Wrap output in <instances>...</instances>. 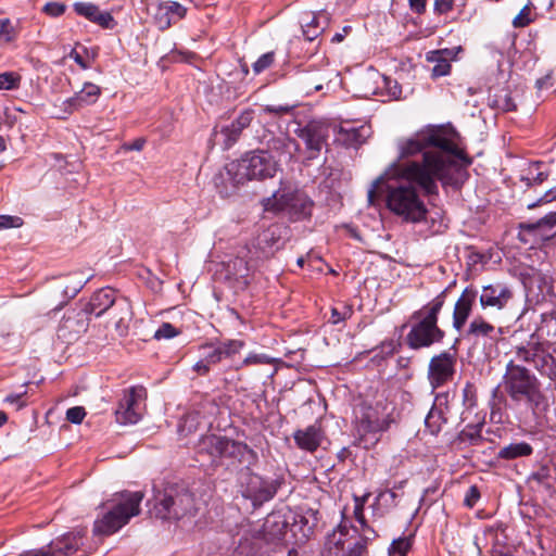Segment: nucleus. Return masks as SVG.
Wrapping results in <instances>:
<instances>
[{
    "label": "nucleus",
    "instance_id": "nucleus-42",
    "mask_svg": "<svg viewBox=\"0 0 556 556\" xmlns=\"http://www.w3.org/2000/svg\"><path fill=\"white\" fill-rule=\"evenodd\" d=\"M295 105L292 104H266L261 109V114L264 115H274V116H283L293 112Z\"/></svg>",
    "mask_w": 556,
    "mask_h": 556
},
{
    "label": "nucleus",
    "instance_id": "nucleus-47",
    "mask_svg": "<svg viewBox=\"0 0 556 556\" xmlns=\"http://www.w3.org/2000/svg\"><path fill=\"white\" fill-rule=\"evenodd\" d=\"M353 314L352 306L346 304H341L340 306H334L331 308V317L330 321L332 324H339L348 318H350Z\"/></svg>",
    "mask_w": 556,
    "mask_h": 556
},
{
    "label": "nucleus",
    "instance_id": "nucleus-17",
    "mask_svg": "<svg viewBox=\"0 0 556 556\" xmlns=\"http://www.w3.org/2000/svg\"><path fill=\"white\" fill-rule=\"evenodd\" d=\"M231 459L233 463L244 465V468L255 465L258 460L257 453L247 443L236 441L228 437L223 438L220 454L218 459Z\"/></svg>",
    "mask_w": 556,
    "mask_h": 556
},
{
    "label": "nucleus",
    "instance_id": "nucleus-60",
    "mask_svg": "<svg viewBox=\"0 0 556 556\" xmlns=\"http://www.w3.org/2000/svg\"><path fill=\"white\" fill-rule=\"evenodd\" d=\"M549 478H551V469L548 466H541L536 471H534L531 475V479L541 484L547 483Z\"/></svg>",
    "mask_w": 556,
    "mask_h": 556
},
{
    "label": "nucleus",
    "instance_id": "nucleus-13",
    "mask_svg": "<svg viewBox=\"0 0 556 556\" xmlns=\"http://www.w3.org/2000/svg\"><path fill=\"white\" fill-rule=\"evenodd\" d=\"M262 148L261 152L270 156L276 162L290 161L293 156V152L298 150V142L290 138L287 134L280 132L275 135L271 131H264L260 140Z\"/></svg>",
    "mask_w": 556,
    "mask_h": 556
},
{
    "label": "nucleus",
    "instance_id": "nucleus-7",
    "mask_svg": "<svg viewBox=\"0 0 556 556\" xmlns=\"http://www.w3.org/2000/svg\"><path fill=\"white\" fill-rule=\"evenodd\" d=\"M226 174L233 186L242 185L251 179H265L273 177L277 170L276 162L261 152V149L248 153L238 162L225 166Z\"/></svg>",
    "mask_w": 556,
    "mask_h": 556
},
{
    "label": "nucleus",
    "instance_id": "nucleus-52",
    "mask_svg": "<svg viewBox=\"0 0 556 556\" xmlns=\"http://www.w3.org/2000/svg\"><path fill=\"white\" fill-rule=\"evenodd\" d=\"M220 132L225 137L224 144L226 148H230L231 146H233L242 134L231 124L223 127Z\"/></svg>",
    "mask_w": 556,
    "mask_h": 556
},
{
    "label": "nucleus",
    "instance_id": "nucleus-45",
    "mask_svg": "<svg viewBox=\"0 0 556 556\" xmlns=\"http://www.w3.org/2000/svg\"><path fill=\"white\" fill-rule=\"evenodd\" d=\"M275 52L269 51L262 54L252 65L255 75H258L269 68L275 62Z\"/></svg>",
    "mask_w": 556,
    "mask_h": 556
},
{
    "label": "nucleus",
    "instance_id": "nucleus-3",
    "mask_svg": "<svg viewBox=\"0 0 556 556\" xmlns=\"http://www.w3.org/2000/svg\"><path fill=\"white\" fill-rule=\"evenodd\" d=\"M447 288L409 316L410 329L405 337L407 346L421 350L441 343L446 333L439 326V316L446 303Z\"/></svg>",
    "mask_w": 556,
    "mask_h": 556
},
{
    "label": "nucleus",
    "instance_id": "nucleus-9",
    "mask_svg": "<svg viewBox=\"0 0 556 556\" xmlns=\"http://www.w3.org/2000/svg\"><path fill=\"white\" fill-rule=\"evenodd\" d=\"M521 181L529 188H536L546 185V189L539 194L538 199L529 202L527 208L533 210L543 204L551 203L556 200V178L549 170L548 166L543 162H533L529 165L526 176H522Z\"/></svg>",
    "mask_w": 556,
    "mask_h": 556
},
{
    "label": "nucleus",
    "instance_id": "nucleus-36",
    "mask_svg": "<svg viewBox=\"0 0 556 556\" xmlns=\"http://www.w3.org/2000/svg\"><path fill=\"white\" fill-rule=\"evenodd\" d=\"M483 427L484 421H479L473 425H467L458 433V440L463 443H468L470 445H480L484 441L482 437Z\"/></svg>",
    "mask_w": 556,
    "mask_h": 556
},
{
    "label": "nucleus",
    "instance_id": "nucleus-35",
    "mask_svg": "<svg viewBox=\"0 0 556 556\" xmlns=\"http://www.w3.org/2000/svg\"><path fill=\"white\" fill-rule=\"evenodd\" d=\"M443 54H451L448 50H440V51H432L428 54L427 60L430 62H435V65L432 68L431 76L433 78L446 76L451 72V64L446 58L443 56Z\"/></svg>",
    "mask_w": 556,
    "mask_h": 556
},
{
    "label": "nucleus",
    "instance_id": "nucleus-58",
    "mask_svg": "<svg viewBox=\"0 0 556 556\" xmlns=\"http://www.w3.org/2000/svg\"><path fill=\"white\" fill-rule=\"evenodd\" d=\"M232 267L235 269V275L237 277L245 278L249 276L250 268H249L248 263L243 258L237 257L232 262Z\"/></svg>",
    "mask_w": 556,
    "mask_h": 556
},
{
    "label": "nucleus",
    "instance_id": "nucleus-59",
    "mask_svg": "<svg viewBox=\"0 0 556 556\" xmlns=\"http://www.w3.org/2000/svg\"><path fill=\"white\" fill-rule=\"evenodd\" d=\"M23 224L18 216L0 215V229L20 227Z\"/></svg>",
    "mask_w": 556,
    "mask_h": 556
},
{
    "label": "nucleus",
    "instance_id": "nucleus-40",
    "mask_svg": "<svg viewBox=\"0 0 556 556\" xmlns=\"http://www.w3.org/2000/svg\"><path fill=\"white\" fill-rule=\"evenodd\" d=\"M287 522L283 520H276V516L269 517L264 523V531L266 534H271L274 539H281L285 534Z\"/></svg>",
    "mask_w": 556,
    "mask_h": 556
},
{
    "label": "nucleus",
    "instance_id": "nucleus-38",
    "mask_svg": "<svg viewBox=\"0 0 556 556\" xmlns=\"http://www.w3.org/2000/svg\"><path fill=\"white\" fill-rule=\"evenodd\" d=\"M492 106L503 112H513L517 110V105L509 90L502 89L492 97Z\"/></svg>",
    "mask_w": 556,
    "mask_h": 556
},
{
    "label": "nucleus",
    "instance_id": "nucleus-31",
    "mask_svg": "<svg viewBox=\"0 0 556 556\" xmlns=\"http://www.w3.org/2000/svg\"><path fill=\"white\" fill-rule=\"evenodd\" d=\"M533 365L542 375L549 379L556 378V356L554 351H551V346H545L543 343L536 345Z\"/></svg>",
    "mask_w": 556,
    "mask_h": 556
},
{
    "label": "nucleus",
    "instance_id": "nucleus-20",
    "mask_svg": "<svg viewBox=\"0 0 556 556\" xmlns=\"http://www.w3.org/2000/svg\"><path fill=\"white\" fill-rule=\"evenodd\" d=\"M478 292L473 287H466L455 302L452 325L456 331H460L467 323L476 304Z\"/></svg>",
    "mask_w": 556,
    "mask_h": 556
},
{
    "label": "nucleus",
    "instance_id": "nucleus-62",
    "mask_svg": "<svg viewBox=\"0 0 556 556\" xmlns=\"http://www.w3.org/2000/svg\"><path fill=\"white\" fill-rule=\"evenodd\" d=\"M454 0H434L433 10L437 14H446L452 11Z\"/></svg>",
    "mask_w": 556,
    "mask_h": 556
},
{
    "label": "nucleus",
    "instance_id": "nucleus-15",
    "mask_svg": "<svg viewBox=\"0 0 556 556\" xmlns=\"http://www.w3.org/2000/svg\"><path fill=\"white\" fill-rule=\"evenodd\" d=\"M296 135L305 143L307 160L316 159L329 136V127L321 121H309L305 126L299 128Z\"/></svg>",
    "mask_w": 556,
    "mask_h": 556
},
{
    "label": "nucleus",
    "instance_id": "nucleus-48",
    "mask_svg": "<svg viewBox=\"0 0 556 556\" xmlns=\"http://www.w3.org/2000/svg\"><path fill=\"white\" fill-rule=\"evenodd\" d=\"M200 425V414L197 412L188 413L179 425L181 432L187 431L188 433L197 430Z\"/></svg>",
    "mask_w": 556,
    "mask_h": 556
},
{
    "label": "nucleus",
    "instance_id": "nucleus-21",
    "mask_svg": "<svg viewBox=\"0 0 556 556\" xmlns=\"http://www.w3.org/2000/svg\"><path fill=\"white\" fill-rule=\"evenodd\" d=\"M101 94V88L92 83H85L80 91L73 97L63 101V113L71 115L72 113L94 104Z\"/></svg>",
    "mask_w": 556,
    "mask_h": 556
},
{
    "label": "nucleus",
    "instance_id": "nucleus-25",
    "mask_svg": "<svg viewBox=\"0 0 556 556\" xmlns=\"http://www.w3.org/2000/svg\"><path fill=\"white\" fill-rule=\"evenodd\" d=\"M105 314L117 334L125 336L132 316L130 302L125 296H118Z\"/></svg>",
    "mask_w": 556,
    "mask_h": 556
},
{
    "label": "nucleus",
    "instance_id": "nucleus-27",
    "mask_svg": "<svg viewBox=\"0 0 556 556\" xmlns=\"http://www.w3.org/2000/svg\"><path fill=\"white\" fill-rule=\"evenodd\" d=\"M371 136V127L363 124L361 126L342 125L337 132V140L346 148L358 149Z\"/></svg>",
    "mask_w": 556,
    "mask_h": 556
},
{
    "label": "nucleus",
    "instance_id": "nucleus-16",
    "mask_svg": "<svg viewBox=\"0 0 556 556\" xmlns=\"http://www.w3.org/2000/svg\"><path fill=\"white\" fill-rule=\"evenodd\" d=\"M519 237L523 242L526 236L536 240L549 241L556 239V212H549L535 222H522L518 225Z\"/></svg>",
    "mask_w": 556,
    "mask_h": 556
},
{
    "label": "nucleus",
    "instance_id": "nucleus-1",
    "mask_svg": "<svg viewBox=\"0 0 556 556\" xmlns=\"http://www.w3.org/2000/svg\"><path fill=\"white\" fill-rule=\"evenodd\" d=\"M399 160L421 154V161L394 163L388 172L415 182L425 195H438V181L443 186L460 188L471 164L464 151L440 128H428L397 142Z\"/></svg>",
    "mask_w": 556,
    "mask_h": 556
},
{
    "label": "nucleus",
    "instance_id": "nucleus-51",
    "mask_svg": "<svg viewBox=\"0 0 556 556\" xmlns=\"http://www.w3.org/2000/svg\"><path fill=\"white\" fill-rule=\"evenodd\" d=\"M163 5H164V9L166 10V12H168V14L176 21L181 20L186 16L187 9L184 5H181L179 2L167 1V2H163Z\"/></svg>",
    "mask_w": 556,
    "mask_h": 556
},
{
    "label": "nucleus",
    "instance_id": "nucleus-53",
    "mask_svg": "<svg viewBox=\"0 0 556 556\" xmlns=\"http://www.w3.org/2000/svg\"><path fill=\"white\" fill-rule=\"evenodd\" d=\"M180 331L169 323H163L160 328L155 331V339H172L179 334Z\"/></svg>",
    "mask_w": 556,
    "mask_h": 556
},
{
    "label": "nucleus",
    "instance_id": "nucleus-19",
    "mask_svg": "<svg viewBox=\"0 0 556 556\" xmlns=\"http://www.w3.org/2000/svg\"><path fill=\"white\" fill-rule=\"evenodd\" d=\"M243 346L244 342L241 340H226L218 341L216 343H205L200 345L199 349L207 362H210L212 365H215L226 358L233 356Z\"/></svg>",
    "mask_w": 556,
    "mask_h": 556
},
{
    "label": "nucleus",
    "instance_id": "nucleus-44",
    "mask_svg": "<svg viewBox=\"0 0 556 556\" xmlns=\"http://www.w3.org/2000/svg\"><path fill=\"white\" fill-rule=\"evenodd\" d=\"M21 76L14 72L0 74V90H14L20 87Z\"/></svg>",
    "mask_w": 556,
    "mask_h": 556
},
{
    "label": "nucleus",
    "instance_id": "nucleus-37",
    "mask_svg": "<svg viewBox=\"0 0 556 556\" xmlns=\"http://www.w3.org/2000/svg\"><path fill=\"white\" fill-rule=\"evenodd\" d=\"M541 342L536 341L535 334H531L530 340L526 345H517L514 348V352L516 355V361L531 363L533 364L535 355H536V345H540Z\"/></svg>",
    "mask_w": 556,
    "mask_h": 556
},
{
    "label": "nucleus",
    "instance_id": "nucleus-50",
    "mask_svg": "<svg viewBox=\"0 0 556 556\" xmlns=\"http://www.w3.org/2000/svg\"><path fill=\"white\" fill-rule=\"evenodd\" d=\"M155 21L161 30H165L172 26L173 23L176 22L175 18H173L168 12L164 9L163 3H161L157 8V11L155 13Z\"/></svg>",
    "mask_w": 556,
    "mask_h": 556
},
{
    "label": "nucleus",
    "instance_id": "nucleus-56",
    "mask_svg": "<svg viewBox=\"0 0 556 556\" xmlns=\"http://www.w3.org/2000/svg\"><path fill=\"white\" fill-rule=\"evenodd\" d=\"M480 490L477 485L469 486L464 498V505L472 508L480 500Z\"/></svg>",
    "mask_w": 556,
    "mask_h": 556
},
{
    "label": "nucleus",
    "instance_id": "nucleus-12",
    "mask_svg": "<svg viewBox=\"0 0 556 556\" xmlns=\"http://www.w3.org/2000/svg\"><path fill=\"white\" fill-rule=\"evenodd\" d=\"M147 397L142 386H134L124 390L123 397L115 410L116 421L121 425H132L141 418L140 403Z\"/></svg>",
    "mask_w": 556,
    "mask_h": 556
},
{
    "label": "nucleus",
    "instance_id": "nucleus-41",
    "mask_svg": "<svg viewBox=\"0 0 556 556\" xmlns=\"http://www.w3.org/2000/svg\"><path fill=\"white\" fill-rule=\"evenodd\" d=\"M17 37V30L10 18H0V45L10 43Z\"/></svg>",
    "mask_w": 556,
    "mask_h": 556
},
{
    "label": "nucleus",
    "instance_id": "nucleus-22",
    "mask_svg": "<svg viewBox=\"0 0 556 556\" xmlns=\"http://www.w3.org/2000/svg\"><path fill=\"white\" fill-rule=\"evenodd\" d=\"M313 201L302 192H293L281 195L279 200V210L288 211L296 219L305 218L311 215Z\"/></svg>",
    "mask_w": 556,
    "mask_h": 556
},
{
    "label": "nucleus",
    "instance_id": "nucleus-63",
    "mask_svg": "<svg viewBox=\"0 0 556 556\" xmlns=\"http://www.w3.org/2000/svg\"><path fill=\"white\" fill-rule=\"evenodd\" d=\"M87 281L88 278L80 277L73 286L64 287V294L70 298L75 296L81 290V288L85 286Z\"/></svg>",
    "mask_w": 556,
    "mask_h": 556
},
{
    "label": "nucleus",
    "instance_id": "nucleus-57",
    "mask_svg": "<svg viewBox=\"0 0 556 556\" xmlns=\"http://www.w3.org/2000/svg\"><path fill=\"white\" fill-rule=\"evenodd\" d=\"M368 495L364 497H355V507H354V516L355 519L361 523V526H366V520L364 516V504Z\"/></svg>",
    "mask_w": 556,
    "mask_h": 556
},
{
    "label": "nucleus",
    "instance_id": "nucleus-46",
    "mask_svg": "<svg viewBox=\"0 0 556 556\" xmlns=\"http://www.w3.org/2000/svg\"><path fill=\"white\" fill-rule=\"evenodd\" d=\"M463 405L467 408H472L477 405V389L475 384L467 381L462 391Z\"/></svg>",
    "mask_w": 556,
    "mask_h": 556
},
{
    "label": "nucleus",
    "instance_id": "nucleus-28",
    "mask_svg": "<svg viewBox=\"0 0 556 556\" xmlns=\"http://www.w3.org/2000/svg\"><path fill=\"white\" fill-rule=\"evenodd\" d=\"M296 90L309 96L323 89L325 78L317 71L296 70L291 76Z\"/></svg>",
    "mask_w": 556,
    "mask_h": 556
},
{
    "label": "nucleus",
    "instance_id": "nucleus-18",
    "mask_svg": "<svg viewBox=\"0 0 556 556\" xmlns=\"http://www.w3.org/2000/svg\"><path fill=\"white\" fill-rule=\"evenodd\" d=\"M511 288L503 282H494L483 286L479 295V303L482 309H504L513 300Z\"/></svg>",
    "mask_w": 556,
    "mask_h": 556
},
{
    "label": "nucleus",
    "instance_id": "nucleus-32",
    "mask_svg": "<svg viewBox=\"0 0 556 556\" xmlns=\"http://www.w3.org/2000/svg\"><path fill=\"white\" fill-rule=\"evenodd\" d=\"M329 22V15L325 11H319L313 14L309 21L302 24L303 35L306 40L313 41L316 39L325 29V26Z\"/></svg>",
    "mask_w": 556,
    "mask_h": 556
},
{
    "label": "nucleus",
    "instance_id": "nucleus-26",
    "mask_svg": "<svg viewBox=\"0 0 556 556\" xmlns=\"http://www.w3.org/2000/svg\"><path fill=\"white\" fill-rule=\"evenodd\" d=\"M117 298L116 291L112 288L99 289L92 293L90 300L84 305V312L100 317L108 312Z\"/></svg>",
    "mask_w": 556,
    "mask_h": 556
},
{
    "label": "nucleus",
    "instance_id": "nucleus-4",
    "mask_svg": "<svg viewBox=\"0 0 556 556\" xmlns=\"http://www.w3.org/2000/svg\"><path fill=\"white\" fill-rule=\"evenodd\" d=\"M503 387L514 403L525 404L534 416L541 415L548 407L547 399L541 391L538 378L515 361H509L506 365Z\"/></svg>",
    "mask_w": 556,
    "mask_h": 556
},
{
    "label": "nucleus",
    "instance_id": "nucleus-14",
    "mask_svg": "<svg viewBox=\"0 0 556 556\" xmlns=\"http://www.w3.org/2000/svg\"><path fill=\"white\" fill-rule=\"evenodd\" d=\"M85 531L75 530L51 541L48 548L24 552V556H71L83 545Z\"/></svg>",
    "mask_w": 556,
    "mask_h": 556
},
{
    "label": "nucleus",
    "instance_id": "nucleus-5",
    "mask_svg": "<svg viewBox=\"0 0 556 556\" xmlns=\"http://www.w3.org/2000/svg\"><path fill=\"white\" fill-rule=\"evenodd\" d=\"M142 492L125 491L106 502L108 510L93 525L96 535H111L128 523L129 519L140 513Z\"/></svg>",
    "mask_w": 556,
    "mask_h": 556
},
{
    "label": "nucleus",
    "instance_id": "nucleus-24",
    "mask_svg": "<svg viewBox=\"0 0 556 556\" xmlns=\"http://www.w3.org/2000/svg\"><path fill=\"white\" fill-rule=\"evenodd\" d=\"M324 439L325 431L319 421H315L313 425L293 432V440L296 446L309 453L317 451Z\"/></svg>",
    "mask_w": 556,
    "mask_h": 556
},
{
    "label": "nucleus",
    "instance_id": "nucleus-29",
    "mask_svg": "<svg viewBox=\"0 0 556 556\" xmlns=\"http://www.w3.org/2000/svg\"><path fill=\"white\" fill-rule=\"evenodd\" d=\"M503 334L502 328H495L492 324L486 321L482 316H476L469 324L465 332V338L478 343L479 339L486 338L492 341H497Z\"/></svg>",
    "mask_w": 556,
    "mask_h": 556
},
{
    "label": "nucleus",
    "instance_id": "nucleus-61",
    "mask_svg": "<svg viewBox=\"0 0 556 556\" xmlns=\"http://www.w3.org/2000/svg\"><path fill=\"white\" fill-rule=\"evenodd\" d=\"M43 12L50 16H60L65 12V5L60 2H48L43 7Z\"/></svg>",
    "mask_w": 556,
    "mask_h": 556
},
{
    "label": "nucleus",
    "instance_id": "nucleus-43",
    "mask_svg": "<svg viewBox=\"0 0 556 556\" xmlns=\"http://www.w3.org/2000/svg\"><path fill=\"white\" fill-rule=\"evenodd\" d=\"M371 541V536H359L353 545L349 546L343 556H364L367 554V544Z\"/></svg>",
    "mask_w": 556,
    "mask_h": 556
},
{
    "label": "nucleus",
    "instance_id": "nucleus-33",
    "mask_svg": "<svg viewBox=\"0 0 556 556\" xmlns=\"http://www.w3.org/2000/svg\"><path fill=\"white\" fill-rule=\"evenodd\" d=\"M533 453L532 446L527 442H513L502 447L497 453L498 459L511 460L519 457L530 456Z\"/></svg>",
    "mask_w": 556,
    "mask_h": 556
},
{
    "label": "nucleus",
    "instance_id": "nucleus-49",
    "mask_svg": "<svg viewBox=\"0 0 556 556\" xmlns=\"http://www.w3.org/2000/svg\"><path fill=\"white\" fill-rule=\"evenodd\" d=\"M412 542L408 538H399L393 540L390 546V554L394 556L399 554L400 556H405L406 553L410 549Z\"/></svg>",
    "mask_w": 556,
    "mask_h": 556
},
{
    "label": "nucleus",
    "instance_id": "nucleus-10",
    "mask_svg": "<svg viewBox=\"0 0 556 556\" xmlns=\"http://www.w3.org/2000/svg\"><path fill=\"white\" fill-rule=\"evenodd\" d=\"M392 419L390 415H382L378 406L362 402L354 409V428L359 443L365 442L369 434L387 431Z\"/></svg>",
    "mask_w": 556,
    "mask_h": 556
},
{
    "label": "nucleus",
    "instance_id": "nucleus-8",
    "mask_svg": "<svg viewBox=\"0 0 556 556\" xmlns=\"http://www.w3.org/2000/svg\"><path fill=\"white\" fill-rule=\"evenodd\" d=\"M282 483V478L262 477L252 472L251 467L242 469L240 475L241 494L244 498L250 500L254 507L270 501Z\"/></svg>",
    "mask_w": 556,
    "mask_h": 556
},
{
    "label": "nucleus",
    "instance_id": "nucleus-55",
    "mask_svg": "<svg viewBox=\"0 0 556 556\" xmlns=\"http://www.w3.org/2000/svg\"><path fill=\"white\" fill-rule=\"evenodd\" d=\"M86 416L85 408L81 406H74L67 409L66 419L72 424H80Z\"/></svg>",
    "mask_w": 556,
    "mask_h": 556
},
{
    "label": "nucleus",
    "instance_id": "nucleus-23",
    "mask_svg": "<svg viewBox=\"0 0 556 556\" xmlns=\"http://www.w3.org/2000/svg\"><path fill=\"white\" fill-rule=\"evenodd\" d=\"M87 315L84 308L80 312L67 313L59 325V337L70 341L86 332L89 326Z\"/></svg>",
    "mask_w": 556,
    "mask_h": 556
},
{
    "label": "nucleus",
    "instance_id": "nucleus-34",
    "mask_svg": "<svg viewBox=\"0 0 556 556\" xmlns=\"http://www.w3.org/2000/svg\"><path fill=\"white\" fill-rule=\"evenodd\" d=\"M224 435L207 434L200 439L198 444V453L206 454L212 459H218L222 448Z\"/></svg>",
    "mask_w": 556,
    "mask_h": 556
},
{
    "label": "nucleus",
    "instance_id": "nucleus-2",
    "mask_svg": "<svg viewBox=\"0 0 556 556\" xmlns=\"http://www.w3.org/2000/svg\"><path fill=\"white\" fill-rule=\"evenodd\" d=\"M415 182L401 178L392 172L380 175L368 190L370 203L386 193L387 207L406 223H421L426 220L428 208L419 198Z\"/></svg>",
    "mask_w": 556,
    "mask_h": 556
},
{
    "label": "nucleus",
    "instance_id": "nucleus-39",
    "mask_svg": "<svg viewBox=\"0 0 556 556\" xmlns=\"http://www.w3.org/2000/svg\"><path fill=\"white\" fill-rule=\"evenodd\" d=\"M446 422V417L441 409L432 407L425 418L426 428L431 434H438L442 426Z\"/></svg>",
    "mask_w": 556,
    "mask_h": 556
},
{
    "label": "nucleus",
    "instance_id": "nucleus-11",
    "mask_svg": "<svg viewBox=\"0 0 556 556\" xmlns=\"http://www.w3.org/2000/svg\"><path fill=\"white\" fill-rule=\"evenodd\" d=\"M455 340L450 351H443L432 356L428 365V380L432 389H438L454 378L456 372L457 350Z\"/></svg>",
    "mask_w": 556,
    "mask_h": 556
},
{
    "label": "nucleus",
    "instance_id": "nucleus-64",
    "mask_svg": "<svg viewBox=\"0 0 556 556\" xmlns=\"http://www.w3.org/2000/svg\"><path fill=\"white\" fill-rule=\"evenodd\" d=\"M271 359L265 354H251L243 359V365L270 364Z\"/></svg>",
    "mask_w": 556,
    "mask_h": 556
},
{
    "label": "nucleus",
    "instance_id": "nucleus-6",
    "mask_svg": "<svg viewBox=\"0 0 556 556\" xmlns=\"http://www.w3.org/2000/svg\"><path fill=\"white\" fill-rule=\"evenodd\" d=\"M155 516L161 519L179 520L195 513L193 494L185 484L168 483L154 494Z\"/></svg>",
    "mask_w": 556,
    "mask_h": 556
},
{
    "label": "nucleus",
    "instance_id": "nucleus-30",
    "mask_svg": "<svg viewBox=\"0 0 556 556\" xmlns=\"http://www.w3.org/2000/svg\"><path fill=\"white\" fill-rule=\"evenodd\" d=\"M73 8L78 15L86 17L90 22L96 23L103 28L111 29L114 26V18L111 13L101 12L93 3L76 2Z\"/></svg>",
    "mask_w": 556,
    "mask_h": 556
},
{
    "label": "nucleus",
    "instance_id": "nucleus-54",
    "mask_svg": "<svg viewBox=\"0 0 556 556\" xmlns=\"http://www.w3.org/2000/svg\"><path fill=\"white\" fill-rule=\"evenodd\" d=\"M530 13H531L530 7L525 5L520 10V12L515 16V18L513 20V25L517 28L525 27V26L529 25L531 22Z\"/></svg>",
    "mask_w": 556,
    "mask_h": 556
}]
</instances>
